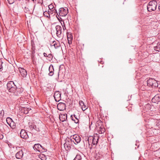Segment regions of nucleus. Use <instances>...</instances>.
<instances>
[{
	"mask_svg": "<svg viewBox=\"0 0 160 160\" xmlns=\"http://www.w3.org/2000/svg\"><path fill=\"white\" fill-rule=\"evenodd\" d=\"M157 4V2L155 0H152L150 2L147 7L148 10L149 12L154 11L156 9Z\"/></svg>",
	"mask_w": 160,
	"mask_h": 160,
	"instance_id": "1",
	"label": "nucleus"
},
{
	"mask_svg": "<svg viewBox=\"0 0 160 160\" xmlns=\"http://www.w3.org/2000/svg\"><path fill=\"white\" fill-rule=\"evenodd\" d=\"M7 88L8 91L12 93L13 92L16 88V86L12 81L8 82L7 85Z\"/></svg>",
	"mask_w": 160,
	"mask_h": 160,
	"instance_id": "2",
	"label": "nucleus"
},
{
	"mask_svg": "<svg viewBox=\"0 0 160 160\" xmlns=\"http://www.w3.org/2000/svg\"><path fill=\"white\" fill-rule=\"evenodd\" d=\"M73 143L72 140L71 138L67 139L65 142L64 144V146L65 149L67 151L70 150L71 148V146L73 145Z\"/></svg>",
	"mask_w": 160,
	"mask_h": 160,
	"instance_id": "3",
	"label": "nucleus"
},
{
	"mask_svg": "<svg viewBox=\"0 0 160 160\" xmlns=\"http://www.w3.org/2000/svg\"><path fill=\"white\" fill-rule=\"evenodd\" d=\"M147 85L149 86L153 87H157L158 84L157 81L153 78H149L147 81Z\"/></svg>",
	"mask_w": 160,
	"mask_h": 160,
	"instance_id": "4",
	"label": "nucleus"
},
{
	"mask_svg": "<svg viewBox=\"0 0 160 160\" xmlns=\"http://www.w3.org/2000/svg\"><path fill=\"white\" fill-rule=\"evenodd\" d=\"M70 138L72 140L73 143L75 144H77L79 143L81 141V138L77 134H75L71 136Z\"/></svg>",
	"mask_w": 160,
	"mask_h": 160,
	"instance_id": "5",
	"label": "nucleus"
},
{
	"mask_svg": "<svg viewBox=\"0 0 160 160\" xmlns=\"http://www.w3.org/2000/svg\"><path fill=\"white\" fill-rule=\"evenodd\" d=\"M68 12V9L67 8H62L59 10V16L64 17L66 16Z\"/></svg>",
	"mask_w": 160,
	"mask_h": 160,
	"instance_id": "6",
	"label": "nucleus"
},
{
	"mask_svg": "<svg viewBox=\"0 0 160 160\" xmlns=\"http://www.w3.org/2000/svg\"><path fill=\"white\" fill-rule=\"evenodd\" d=\"M23 91V89L22 88H18L16 87V88L13 92L12 93L15 96H19L21 95Z\"/></svg>",
	"mask_w": 160,
	"mask_h": 160,
	"instance_id": "7",
	"label": "nucleus"
},
{
	"mask_svg": "<svg viewBox=\"0 0 160 160\" xmlns=\"http://www.w3.org/2000/svg\"><path fill=\"white\" fill-rule=\"evenodd\" d=\"M55 29L56 31V35L59 38L61 37L62 27L59 25H57L55 27Z\"/></svg>",
	"mask_w": 160,
	"mask_h": 160,
	"instance_id": "8",
	"label": "nucleus"
},
{
	"mask_svg": "<svg viewBox=\"0 0 160 160\" xmlns=\"http://www.w3.org/2000/svg\"><path fill=\"white\" fill-rule=\"evenodd\" d=\"M20 134V137L24 139H27L29 137L28 135L24 129H22L21 130Z\"/></svg>",
	"mask_w": 160,
	"mask_h": 160,
	"instance_id": "9",
	"label": "nucleus"
},
{
	"mask_svg": "<svg viewBox=\"0 0 160 160\" xmlns=\"http://www.w3.org/2000/svg\"><path fill=\"white\" fill-rule=\"evenodd\" d=\"M61 94L58 91H56L54 92V97L55 101L59 102L61 99Z\"/></svg>",
	"mask_w": 160,
	"mask_h": 160,
	"instance_id": "10",
	"label": "nucleus"
},
{
	"mask_svg": "<svg viewBox=\"0 0 160 160\" xmlns=\"http://www.w3.org/2000/svg\"><path fill=\"white\" fill-rule=\"evenodd\" d=\"M33 148L34 150L39 152L41 151L42 149L44 150V151H46V149H44V148H43V147L39 144H35L33 147Z\"/></svg>",
	"mask_w": 160,
	"mask_h": 160,
	"instance_id": "11",
	"label": "nucleus"
},
{
	"mask_svg": "<svg viewBox=\"0 0 160 160\" xmlns=\"http://www.w3.org/2000/svg\"><path fill=\"white\" fill-rule=\"evenodd\" d=\"M152 102L156 103H158L160 102V94H157L156 95L152 100Z\"/></svg>",
	"mask_w": 160,
	"mask_h": 160,
	"instance_id": "12",
	"label": "nucleus"
},
{
	"mask_svg": "<svg viewBox=\"0 0 160 160\" xmlns=\"http://www.w3.org/2000/svg\"><path fill=\"white\" fill-rule=\"evenodd\" d=\"M67 34L68 43L69 44H71L72 43V40L73 39L72 35L70 32H67Z\"/></svg>",
	"mask_w": 160,
	"mask_h": 160,
	"instance_id": "13",
	"label": "nucleus"
},
{
	"mask_svg": "<svg viewBox=\"0 0 160 160\" xmlns=\"http://www.w3.org/2000/svg\"><path fill=\"white\" fill-rule=\"evenodd\" d=\"M57 108L59 111H63L65 108V104L63 103H59L57 105Z\"/></svg>",
	"mask_w": 160,
	"mask_h": 160,
	"instance_id": "14",
	"label": "nucleus"
},
{
	"mask_svg": "<svg viewBox=\"0 0 160 160\" xmlns=\"http://www.w3.org/2000/svg\"><path fill=\"white\" fill-rule=\"evenodd\" d=\"M19 70L21 76L23 77H25L27 74L26 70L22 68H20Z\"/></svg>",
	"mask_w": 160,
	"mask_h": 160,
	"instance_id": "15",
	"label": "nucleus"
},
{
	"mask_svg": "<svg viewBox=\"0 0 160 160\" xmlns=\"http://www.w3.org/2000/svg\"><path fill=\"white\" fill-rule=\"evenodd\" d=\"M23 153L22 150L18 152L15 155L16 157L18 159H21L23 156Z\"/></svg>",
	"mask_w": 160,
	"mask_h": 160,
	"instance_id": "16",
	"label": "nucleus"
},
{
	"mask_svg": "<svg viewBox=\"0 0 160 160\" xmlns=\"http://www.w3.org/2000/svg\"><path fill=\"white\" fill-rule=\"evenodd\" d=\"M67 115L66 114H62L59 115V118L60 120L62 122H64L67 119Z\"/></svg>",
	"mask_w": 160,
	"mask_h": 160,
	"instance_id": "17",
	"label": "nucleus"
},
{
	"mask_svg": "<svg viewBox=\"0 0 160 160\" xmlns=\"http://www.w3.org/2000/svg\"><path fill=\"white\" fill-rule=\"evenodd\" d=\"M71 119L73 121L76 123H78V122L79 120L78 119V117L75 114L72 115H71Z\"/></svg>",
	"mask_w": 160,
	"mask_h": 160,
	"instance_id": "18",
	"label": "nucleus"
},
{
	"mask_svg": "<svg viewBox=\"0 0 160 160\" xmlns=\"http://www.w3.org/2000/svg\"><path fill=\"white\" fill-rule=\"evenodd\" d=\"M31 46H32L31 49H32V54H34L35 53V46L34 42L33 40H31Z\"/></svg>",
	"mask_w": 160,
	"mask_h": 160,
	"instance_id": "19",
	"label": "nucleus"
},
{
	"mask_svg": "<svg viewBox=\"0 0 160 160\" xmlns=\"http://www.w3.org/2000/svg\"><path fill=\"white\" fill-rule=\"evenodd\" d=\"M49 73L48 74L49 75L51 76H52L54 74V68L52 65H50L49 68Z\"/></svg>",
	"mask_w": 160,
	"mask_h": 160,
	"instance_id": "20",
	"label": "nucleus"
},
{
	"mask_svg": "<svg viewBox=\"0 0 160 160\" xmlns=\"http://www.w3.org/2000/svg\"><path fill=\"white\" fill-rule=\"evenodd\" d=\"M51 45L52 46H54V48H58L60 46V44L59 43L57 42L54 41H53L51 44Z\"/></svg>",
	"mask_w": 160,
	"mask_h": 160,
	"instance_id": "21",
	"label": "nucleus"
},
{
	"mask_svg": "<svg viewBox=\"0 0 160 160\" xmlns=\"http://www.w3.org/2000/svg\"><path fill=\"white\" fill-rule=\"evenodd\" d=\"M93 139H94V137L89 136L88 137L87 141H86L87 142V141L89 145H90V144H91L92 142H93Z\"/></svg>",
	"mask_w": 160,
	"mask_h": 160,
	"instance_id": "22",
	"label": "nucleus"
},
{
	"mask_svg": "<svg viewBox=\"0 0 160 160\" xmlns=\"http://www.w3.org/2000/svg\"><path fill=\"white\" fill-rule=\"evenodd\" d=\"M95 137H94V139H93V142H92L91 144H93V145H96L97 144L98 140V138H95Z\"/></svg>",
	"mask_w": 160,
	"mask_h": 160,
	"instance_id": "23",
	"label": "nucleus"
},
{
	"mask_svg": "<svg viewBox=\"0 0 160 160\" xmlns=\"http://www.w3.org/2000/svg\"><path fill=\"white\" fill-rule=\"evenodd\" d=\"M102 157V155L100 154L99 153H96L95 155V158L97 159H99Z\"/></svg>",
	"mask_w": 160,
	"mask_h": 160,
	"instance_id": "24",
	"label": "nucleus"
},
{
	"mask_svg": "<svg viewBox=\"0 0 160 160\" xmlns=\"http://www.w3.org/2000/svg\"><path fill=\"white\" fill-rule=\"evenodd\" d=\"M52 11L53 12L55 13H56L57 15H56V17L58 18V19L60 21V19L59 18V15L58 14V12L56 9L54 8L53 10H52Z\"/></svg>",
	"mask_w": 160,
	"mask_h": 160,
	"instance_id": "25",
	"label": "nucleus"
},
{
	"mask_svg": "<svg viewBox=\"0 0 160 160\" xmlns=\"http://www.w3.org/2000/svg\"><path fill=\"white\" fill-rule=\"evenodd\" d=\"M43 15L47 18H50V13H48L47 11H45L43 12Z\"/></svg>",
	"mask_w": 160,
	"mask_h": 160,
	"instance_id": "26",
	"label": "nucleus"
},
{
	"mask_svg": "<svg viewBox=\"0 0 160 160\" xmlns=\"http://www.w3.org/2000/svg\"><path fill=\"white\" fill-rule=\"evenodd\" d=\"M3 63L1 59H0V71H2L3 70Z\"/></svg>",
	"mask_w": 160,
	"mask_h": 160,
	"instance_id": "27",
	"label": "nucleus"
},
{
	"mask_svg": "<svg viewBox=\"0 0 160 160\" xmlns=\"http://www.w3.org/2000/svg\"><path fill=\"white\" fill-rule=\"evenodd\" d=\"M47 57L48 58L47 59L49 61H51L52 60V56L51 54H49L48 56Z\"/></svg>",
	"mask_w": 160,
	"mask_h": 160,
	"instance_id": "28",
	"label": "nucleus"
},
{
	"mask_svg": "<svg viewBox=\"0 0 160 160\" xmlns=\"http://www.w3.org/2000/svg\"><path fill=\"white\" fill-rule=\"evenodd\" d=\"M81 159V155L79 154H77L75 158V160H80Z\"/></svg>",
	"mask_w": 160,
	"mask_h": 160,
	"instance_id": "29",
	"label": "nucleus"
},
{
	"mask_svg": "<svg viewBox=\"0 0 160 160\" xmlns=\"http://www.w3.org/2000/svg\"><path fill=\"white\" fill-rule=\"evenodd\" d=\"M35 127V125L34 124L31 123V124L29 125L30 129L32 130H34V128Z\"/></svg>",
	"mask_w": 160,
	"mask_h": 160,
	"instance_id": "30",
	"label": "nucleus"
},
{
	"mask_svg": "<svg viewBox=\"0 0 160 160\" xmlns=\"http://www.w3.org/2000/svg\"><path fill=\"white\" fill-rule=\"evenodd\" d=\"M48 7L49 9L51 11H52V10H53L54 9V6L52 4H50V5H49Z\"/></svg>",
	"mask_w": 160,
	"mask_h": 160,
	"instance_id": "31",
	"label": "nucleus"
},
{
	"mask_svg": "<svg viewBox=\"0 0 160 160\" xmlns=\"http://www.w3.org/2000/svg\"><path fill=\"white\" fill-rule=\"evenodd\" d=\"M7 123L11 128H14V127L15 126V125H14V123L13 122H12V123H9L7 122Z\"/></svg>",
	"mask_w": 160,
	"mask_h": 160,
	"instance_id": "32",
	"label": "nucleus"
},
{
	"mask_svg": "<svg viewBox=\"0 0 160 160\" xmlns=\"http://www.w3.org/2000/svg\"><path fill=\"white\" fill-rule=\"evenodd\" d=\"M82 109L83 111L85 110L88 108L87 106L85 105L84 104V106H82Z\"/></svg>",
	"mask_w": 160,
	"mask_h": 160,
	"instance_id": "33",
	"label": "nucleus"
},
{
	"mask_svg": "<svg viewBox=\"0 0 160 160\" xmlns=\"http://www.w3.org/2000/svg\"><path fill=\"white\" fill-rule=\"evenodd\" d=\"M79 104L82 107V106H84V102L82 101H79Z\"/></svg>",
	"mask_w": 160,
	"mask_h": 160,
	"instance_id": "34",
	"label": "nucleus"
},
{
	"mask_svg": "<svg viewBox=\"0 0 160 160\" xmlns=\"http://www.w3.org/2000/svg\"><path fill=\"white\" fill-rule=\"evenodd\" d=\"M4 111L3 110H2L0 112V117H2L4 115Z\"/></svg>",
	"mask_w": 160,
	"mask_h": 160,
	"instance_id": "35",
	"label": "nucleus"
},
{
	"mask_svg": "<svg viewBox=\"0 0 160 160\" xmlns=\"http://www.w3.org/2000/svg\"><path fill=\"white\" fill-rule=\"evenodd\" d=\"M36 128L35 130L36 131H37L38 132H39L40 131L39 128L38 127H37L35 125V127Z\"/></svg>",
	"mask_w": 160,
	"mask_h": 160,
	"instance_id": "36",
	"label": "nucleus"
},
{
	"mask_svg": "<svg viewBox=\"0 0 160 160\" xmlns=\"http://www.w3.org/2000/svg\"><path fill=\"white\" fill-rule=\"evenodd\" d=\"M151 105L149 104H147L146 105V107H148L150 108Z\"/></svg>",
	"mask_w": 160,
	"mask_h": 160,
	"instance_id": "37",
	"label": "nucleus"
},
{
	"mask_svg": "<svg viewBox=\"0 0 160 160\" xmlns=\"http://www.w3.org/2000/svg\"><path fill=\"white\" fill-rule=\"evenodd\" d=\"M3 138V136L2 134H0V139H2Z\"/></svg>",
	"mask_w": 160,
	"mask_h": 160,
	"instance_id": "38",
	"label": "nucleus"
},
{
	"mask_svg": "<svg viewBox=\"0 0 160 160\" xmlns=\"http://www.w3.org/2000/svg\"><path fill=\"white\" fill-rule=\"evenodd\" d=\"M28 8H26V7H25L24 9V10L25 12H28Z\"/></svg>",
	"mask_w": 160,
	"mask_h": 160,
	"instance_id": "39",
	"label": "nucleus"
},
{
	"mask_svg": "<svg viewBox=\"0 0 160 160\" xmlns=\"http://www.w3.org/2000/svg\"><path fill=\"white\" fill-rule=\"evenodd\" d=\"M99 133H104V130L103 129L102 130H101V131H99Z\"/></svg>",
	"mask_w": 160,
	"mask_h": 160,
	"instance_id": "40",
	"label": "nucleus"
},
{
	"mask_svg": "<svg viewBox=\"0 0 160 160\" xmlns=\"http://www.w3.org/2000/svg\"><path fill=\"white\" fill-rule=\"evenodd\" d=\"M52 11H51L50 10V11L48 10V13H50V14H52Z\"/></svg>",
	"mask_w": 160,
	"mask_h": 160,
	"instance_id": "41",
	"label": "nucleus"
},
{
	"mask_svg": "<svg viewBox=\"0 0 160 160\" xmlns=\"http://www.w3.org/2000/svg\"><path fill=\"white\" fill-rule=\"evenodd\" d=\"M43 55L44 57H47V54L45 52L43 53Z\"/></svg>",
	"mask_w": 160,
	"mask_h": 160,
	"instance_id": "42",
	"label": "nucleus"
},
{
	"mask_svg": "<svg viewBox=\"0 0 160 160\" xmlns=\"http://www.w3.org/2000/svg\"><path fill=\"white\" fill-rule=\"evenodd\" d=\"M158 8L159 10L160 11V3L159 4Z\"/></svg>",
	"mask_w": 160,
	"mask_h": 160,
	"instance_id": "43",
	"label": "nucleus"
},
{
	"mask_svg": "<svg viewBox=\"0 0 160 160\" xmlns=\"http://www.w3.org/2000/svg\"><path fill=\"white\" fill-rule=\"evenodd\" d=\"M11 119V120H12L10 118H7V119H6V120L7 121V119Z\"/></svg>",
	"mask_w": 160,
	"mask_h": 160,
	"instance_id": "44",
	"label": "nucleus"
},
{
	"mask_svg": "<svg viewBox=\"0 0 160 160\" xmlns=\"http://www.w3.org/2000/svg\"><path fill=\"white\" fill-rule=\"evenodd\" d=\"M158 160H160V156L158 157Z\"/></svg>",
	"mask_w": 160,
	"mask_h": 160,
	"instance_id": "45",
	"label": "nucleus"
},
{
	"mask_svg": "<svg viewBox=\"0 0 160 160\" xmlns=\"http://www.w3.org/2000/svg\"><path fill=\"white\" fill-rule=\"evenodd\" d=\"M36 129V128L35 127L34 128V130H35Z\"/></svg>",
	"mask_w": 160,
	"mask_h": 160,
	"instance_id": "46",
	"label": "nucleus"
},
{
	"mask_svg": "<svg viewBox=\"0 0 160 160\" xmlns=\"http://www.w3.org/2000/svg\"><path fill=\"white\" fill-rule=\"evenodd\" d=\"M73 160H75V158Z\"/></svg>",
	"mask_w": 160,
	"mask_h": 160,
	"instance_id": "47",
	"label": "nucleus"
},
{
	"mask_svg": "<svg viewBox=\"0 0 160 160\" xmlns=\"http://www.w3.org/2000/svg\"><path fill=\"white\" fill-rule=\"evenodd\" d=\"M33 1H34V0H32Z\"/></svg>",
	"mask_w": 160,
	"mask_h": 160,
	"instance_id": "48",
	"label": "nucleus"
}]
</instances>
